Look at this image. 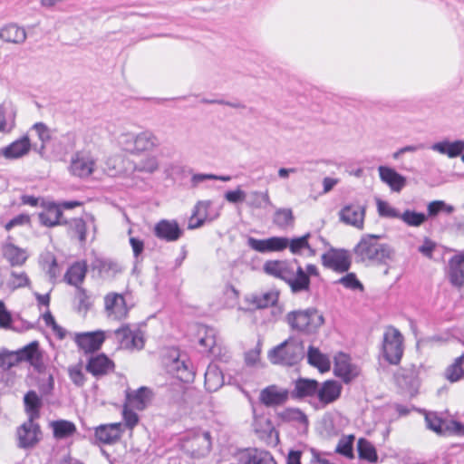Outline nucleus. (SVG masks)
<instances>
[{"mask_svg": "<svg viewBox=\"0 0 464 464\" xmlns=\"http://www.w3.org/2000/svg\"><path fill=\"white\" fill-rule=\"evenodd\" d=\"M114 334L121 348L128 350H140L144 346L142 332L139 329L132 330L128 324H124L115 330Z\"/></svg>", "mask_w": 464, "mask_h": 464, "instance_id": "11", "label": "nucleus"}, {"mask_svg": "<svg viewBox=\"0 0 464 464\" xmlns=\"http://www.w3.org/2000/svg\"><path fill=\"white\" fill-rule=\"evenodd\" d=\"M24 410L28 414V420H35L40 417V410L43 402L34 391H29L24 397Z\"/></svg>", "mask_w": 464, "mask_h": 464, "instance_id": "31", "label": "nucleus"}, {"mask_svg": "<svg viewBox=\"0 0 464 464\" xmlns=\"http://www.w3.org/2000/svg\"><path fill=\"white\" fill-rule=\"evenodd\" d=\"M286 322L291 329L311 334L324 324V316L315 309L292 311L286 314Z\"/></svg>", "mask_w": 464, "mask_h": 464, "instance_id": "4", "label": "nucleus"}, {"mask_svg": "<svg viewBox=\"0 0 464 464\" xmlns=\"http://www.w3.org/2000/svg\"><path fill=\"white\" fill-rule=\"evenodd\" d=\"M266 274L284 280L288 284L293 293H300L310 289V280L296 259L269 260L264 264Z\"/></svg>", "mask_w": 464, "mask_h": 464, "instance_id": "1", "label": "nucleus"}, {"mask_svg": "<svg viewBox=\"0 0 464 464\" xmlns=\"http://www.w3.org/2000/svg\"><path fill=\"white\" fill-rule=\"evenodd\" d=\"M26 37L25 29L14 24H8L0 29V38L6 43L22 44L25 42Z\"/></svg>", "mask_w": 464, "mask_h": 464, "instance_id": "25", "label": "nucleus"}, {"mask_svg": "<svg viewBox=\"0 0 464 464\" xmlns=\"http://www.w3.org/2000/svg\"><path fill=\"white\" fill-rule=\"evenodd\" d=\"M198 343L206 350L211 352L216 345V333L212 328H208L205 325H199L198 327Z\"/></svg>", "mask_w": 464, "mask_h": 464, "instance_id": "43", "label": "nucleus"}, {"mask_svg": "<svg viewBox=\"0 0 464 464\" xmlns=\"http://www.w3.org/2000/svg\"><path fill=\"white\" fill-rule=\"evenodd\" d=\"M382 351L385 359L392 364L400 362L403 354V336L398 329L390 326L383 334Z\"/></svg>", "mask_w": 464, "mask_h": 464, "instance_id": "6", "label": "nucleus"}, {"mask_svg": "<svg viewBox=\"0 0 464 464\" xmlns=\"http://www.w3.org/2000/svg\"><path fill=\"white\" fill-rule=\"evenodd\" d=\"M75 299L79 311H87L91 306L90 297L86 290L81 286L76 287Z\"/></svg>", "mask_w": 464, "mask_h": 464, "instance_id": "56", "label": "nucleus"}, {"mask_svg": "<svg viewBox=\"0 0 464 464\" xmlns=\"http://www.w3.org/2000/svg\"><path fill=\"white\" fill-rule=\"evenodd\" d=\"M224 383L221 372L217 366H209L205 372V387L208 392H216Z\"/></svg>", "mask_w": 464, "mask_h": 464, "instance_id": "40", "label": "nucleus"}, {"mask_svg": "<svg viewBox=\"0 0 464 464\" xmlns=\"http://www.w3.org/2000/svg\"><path fill=\"white\" fill-rule=\"evenodd\" d=\"M354 436L353 435H348L342 437L335 449V452L348 458V459H353V441H354Z\"/></svg>", "mask_w": 464, "mask_h": 464, "instance_id": "49", "label": "nucleus"}, {"mask_svg": "<svg viewBox=\"0 0 464 464\" xmlns=\"http://www.w3.org/2000/svg\"><path fill=\"white\" fill-rule=\"evenodd\" d=\"M70 229L78 237L81 242L86 240V222L80 218H72L69 221Z\"/></svg>", "mask_w": 464, "mask_h": 464, "instance_id": "51", "label": "nucleus"}, {"mask_svg": "<svg viewBox=\"0 0 464 464\" xmlns=\"http://www.w3.org/2000/svg\"><path fill=\"white\" fill-rule=\"evenodd\" d=\"M246 198L247 206L253 208H265L272 205L267 190L264 192L253 190L248 195L246 194Z\"/></svg>", "mask_w": 464, "mask_h": 464, "instance_id": "41", "label": "nucleus"}, {"mask_svg": "<svg viewBox=\"0 0 464 464\" xmlns=\"http://www.w3.org/2000/svg\"><path fill=\"white\" fill-rule=\"evenodd\" d=\"M366 207L358 202L344 205L338 213L339 219L345 225L352 226L359 230L364 227Z\"/></svg>", "mask_w": 464, "mask_h": 464, "instance_id": "9", "label": "nucleus"}, {"mask_svg": "<svg viewBox=\"0 0 464 464\" xmlns=\"http://www.w3.org/2000/svg\"><path fill=\"white\" fill-rule=\"evenodd\" d=\"M3 255L11 266H22L27 259L25 250L14 246V244H6L3 247Z\"/></svg>", "mask_w": 464, "mask_h": 464, "instance_id": "33", "label": "nucleus"}, {"mask_svg": "<svg viewBox=\"0 0 464 464\" xmlns=\"http://www.w3.org/2000/svg\"><path fill=\"white\" fill-rule=\"evenodd\" d=\"M342 386L335 381H326L318 386L317 397L320 402L329 404L335 401L341 395Z\"/></svg>", "mask_w": 464, "mask_h": 464, "instance_id": "24", "label": "nucleus"}, {"mask_svg": "<svg viewBox=\"0 0 464 464\" xmlns=\"http://www.w3.org/2000/svg\"><path fill=\"white\" fill-rule=\"evenodd\" d=\"M377 210L381 217L400 219L401 213L386 201L378 199Z\"/></svg>", "mask_w": 464, "mask_h": 464, "instance_id": "52", "label": "nucleus"}, {"mask_svg": "<svg viewBox=\"0 0 464 464\" xmlns=\"http://www.w3.org/2000/svg\"><path fill=\"white\" fill-rule=\"evenodd\" d=\"M69 376L71 381L77 386H82L85 382V377L80 365L70 367Z\"/></svg>", "mask_w": 464, "mask_h": 464, "instance_id": "61", "label": "nucleus"}, {"mask_svg": "<svg viewBox=\"0 0 464 464\" xmlns=\"http://www.w3.org/2000/svg\"><path fill=\"white\" fill-rule=\"evenodd\" d=\"M247 246L255 251L259 253L269 252L268 238L266 239H256L255 237L247 238Z\"/></svg>", "mask_w": 464, "mask_h": 464, "instance_id": "60", "label": "nucleus"}, {"mask_svg": "<svg viewBox=\"0 0 464 464\" xmlns=\"http://www.w3.org/2000/svg\"><path fill=\"white\" fill-rule=\"evenodd\" d=\"M44 268L47 269V273L50 276L51 279H55L60 273L56 258L51 253H47L44 256Z\"/></svg>", "mask_w": 464, "mask_h": 464, "instance_id": "55", "label": "nucleus"}, {"mask_svg": "<svg viewBox=\"0 0 464 464\" xmlns=\"http://www.w3.org/2000/svg\"><path fill=\"white\" fill-rule=\"evenodd\" d=\"M105 340L102 331L76 334L74 341L84 353H92L101 348Z\"/></svg>", "mask_w": 464, "mask_h": 464, "instance_id": "15", "label": "nucleus"}, {"mask_svg": "<svg viewBox=\"0 0 464 464\" xmlns=\"http://www.w3.org/2000/svg\"><path fill=\"white\" fill-rule=\"evenodd\" d=\"M16 362L14 353L5 350L0 351V367L9 369Z\"/></svg>", "mask_w": 464, "mask_h": 464, "instance_id": "63", "label": "nucleus"}, {"mask_svg": "<svg viewBox=\"0 0 464 464\" xmlns=\"http://www.w3.org/2000/svg\"><path fill=\"white\" fill-rule=\"evenodd\" d=\"M154 235L167 242L177 241L182 236V230L175 220L162 219L154 227Z\"/></svg>", "mask_w": 464, "mask_h": 464, "instance_id": "17", "label": "nucleus"}, {"mask_svg": "<svg viewBox=\"0 0 464 464\" xmlns=\"http://www.w3.org/2000/svg\"><path fill=\"white\" fill-rule=\"evenodd\" d=\"M381 236L366 234L355 246L353 252L356 258L369 265H382L392 261L395 251L388 244L380 243Z\"/></svg>", "mask_w": 464, "mask_h": 464, "instance_id": "2", "label": "nucleus"}, {"mask_svg": "<svg viewBox=\"0 0 464 464\" xmlns=\"http://www.w3.org/2000/svg\"><path fill=\"white\" fill-rule=\"evenodd\" d=\"M242 464H277L273 456L266 450L250 449L245 455Z\"/></svg>", "mask_w": 464, "mask_h": 464, "instance_id": "38", "label": "nucleus"}, {"mask_svg": "<svg viewBox=\"0 0 464 464\" xmlns=\"http://www.w3.org/2000/svg\"><path fill=\"white\" fill-rule=\"evenodd\" d=\"M289 245V239L283 237H272L268 238L269 252L285 250Z\"/></svg>", "mask_w": 464, "mask_h": 464, "instance_id": "59", "label": "nucleus"}, {"mask_svg": "<svg viewBox=\"0 0 464 464\" xmlns=\"http://www.w3.org/2000/svg\"><path fill=\"white\" fill-rule=\"evenodd\" d=\"M425 421L426 426L430 430L441 434L443 432L442 430V420L438 417V415L435 412H428L425 414Z\"/></svg>", "mask_w": 464, "mask_h": 464, "instance_id": "54", "label": "nucleus"}, {"mask_svg": "<svg viewBox=\"0 0 464 464\" xmlns=\"http://www.w3.org/2000/svg\"><path fill=\"white\" fill-rule=\"evenodd\" d=\"M53 436L56 439H65L72 436L75 430V425L68 420H56L52 422Z\"/></svg>", "mask_w": 464, "mask_h": 464, "instance_id": "44", "label": "nucleus"}, {"mask_svg": "<svg viewBox=\"0 0 464 464\" xmlns=\"http://www.w3.org/2000/svg\"><path fill=\"white\" fill-rule=\"evenodd\" d=\"M114 368V362L103 353L92 356L86 365V371L96 378L112 372Z\"/></svg>", "mask_w": 464, "mask_h": 464, "instance_id": "19", "label": "nucleus"}, {"mask_svg": "<svg viewBox=\"0 0 464 464\" xmlns=\"http://www.w3.org/2000/svg\"><path fill=\"white\" fill-rule=\"evenodd\" d=\"M63 212L60 207L54 203H48L45 209L39 214L40 222L45 227H54L62 225Z\"/></svg>", "mask_w": 464, "mask_h": 464, "instance_id": "26", "label": "nucleus"}, {"mask_svg": "<svg viewBox=\"0 0 464 464\" xmlns=\"http://www.w3.org/2000/svg\"><path fill=\"white\" fill-rule=\"evenodd\" d=\"M430 148L433 151L453 159L463 155L464 140H456L454 141H450L448 140H444L442 141L433 143Z\"/></svg>", "mask_w": 464, "mask_h": 464, "instance_id": "22", "label": "nucleus"}, {"mask_svg": "<svg viewBox=\"0 0 464 464\" xmlns=\"http://www.w3.org/2000/svg\"><path fill=\"white\" fill-rule=\"evenodd\" d=\"M304 357L303 341L290 337L268 353V358L274 364L292 366Z\"/></svg>", "mask_w": 464, "mask_h": 464, "instance_id": "3", "label": "nucleus"}, {"mask_svg": "<svg viewBox=\"0 0 464 464\" xmlns=\"http://www.w3.org/2000/svg\"><path fill=\"white\" fill-rule=\"evenodd\" d=\"M32 129L35 130L39 140L42 141V149H44L45 144L51 140L50 129L43 122L34 124Z\"/></svg>", "mask_w": 464, "mask_h": 464, "instance_id": "58", "label": "nucleus"}, {"mask_svg": "<svg viewBox=\"0 0 464 464\" xmlns=\"http://www.w3.org/2000/svg\"><path fill=\"white\" fill-rule=\"evenodd\" d=\"M150 401V391L146 387H140L133 392L127 394V403L130 407L143 410Z\"/></svg>", "mask_w": 464, "mask_h": 464, "instance_id": "32", "label": "nucleus"}, {"mask_svg": "<svg viewBox=\"0 0 464 464\" xmlns=\"http://www.w3.org/2000/svg\"><path fill=\"white\" fill-rule=\"evenodd\" d=\"M32 148L31 140L28 135H24L15 140L9 145L0 149V157L8 160L21 159L26 156Z\"/></svg>", "mask_w": 464, "mask_h": 464, "instance_id": "12", "label": "nucleus"}, {"mask_svg": "<svg viewBox=\"0 0 464 464\" xmlns=\"http://www.w3.org/2000/svg\"><path fill=\"white\" fill-rule=\"evenodd\" d=\"M357 451L361 459L369 462L377 461L378 456L374 446L366 439L361 438L357 442Z\"/></svg>", "mask_w": 464, "mask_h": 464, "instance_id": "42", "label": "nucleus"}, {"mask_svg": "<svg viewBox=\"0 0 464 464\" xmlns=\"http://www.w3.org/2000/svg\"><path fill=\"white\" fill-rule=\"evenodd\" d=\"M310 237L311 234L306 233L302 237L289 239V245L287 247H289L290 252L294 255H299L303 250L306 249L309 256H314L316 255V250L310 245Z\"/></svg>", "mask_w": 464, "mask_h": 464, "instance_id": "37", "label": "nucleus"}, {"mask_svg": "<svg viewBox=\"0 0 464 464\" xmlns=\"http://www.w3.org/2000/svg\"><path fill=\"white\" fill-rule=\"evenodd\" d=\"M137 172L153 174L160 169V160L156 155L147 154L133 163Z\"/></svg>", "mask_w": 464, "mask_h": 464, "instance_id": "34", "label": "nucleus"}, {"mask_svg": "<svg viewBox=\"0 0 464 464\" xmlns=\"http://www.w3.org/2000/svg\"><path fill=\"white\" fill-rule=\"evenodd\" d=\"M38 350V343L33 342L15 353L16 362L19 360L32 361L34 359Z\"/></svg>", "mask_w": 464, "mask_h": 464, "instance_id": "53", "label": "nucleus"}, {"mask_svg": "<svg viewBox=\"0 0 464 464\" xmlns=\"http://www.w3.org/2000/svg\"><path fill=\"white\" fill-rule=\"evenodd\" d=\"M94 268L104 278H113L122 272V266L118 262L110 259L96 260Z\"/></svg>", "mask_w": 464, "mask_h": 464, "instance_id": "36", "label": "nucleus"}, {"mask_svg": "<svg viewBox=\"0 0 464 464\" xmlns=\"http://www.w3.org/2000/svg\"><path fill=\"white\" fill-rule=\"evenodd\" d=\"M289 398V392L286 389L279 388L276 385H270L260 392L259 401L266 407H276L285 404Z\"/></svg>", "mask_w": 464, "mask_h": 464, "instance_id": "14", "label": "nucleus"}, {"mask_svg": "<svg viewBox=\"0 0 464 464\" xmlns=\"http://www.w3.org/2000/svg\"><path fill=\"white\" fill-rule=\"evenodd\" d=\"M183 450L193 458H202L211 450L210 434L208 431H197L184 439Z\"/></svg>", "mask_w": 464, "mask_h": 464, "instance_id": "7", "label": "nucleus"}, {"mask_svg": "<svg viewBox=\"0 0 464 464\" xmlns=\"http://www.w3.org/2000/svg\"><path fill=\"white\" fill-rule=\"evenodd\" d=\"M337 284L343 285L344 287L349 289H360L362 290L363 286L362 283L357 279L354 273H349L346 276L341 277L338 281H336Z\"/></svg>", "mask_w": 464, "mask_h": 464, "instance_id": "57", "label": "nucleus"}, {"mask_svg": "<svg viewBox=\"0 0 464 464\" xmlns=\"http://www.w3.org/2000/svg\"><path fill=\"white\" fill-rule=\"evenodd\" d=\"M30 285V279L24 272H11L10 278L7 281V286L11 290H16Z\"/></svg>", "mask_w": 464, "mask_h": 464, "instance_id": "50", "label": "nucleus"}, {"mask_svg": "<svg viewBox=\"0 0 464 464\" xmlns=\"http://www.w3.org/2000/svg\"><path fill=\"white\" fill-rule=\"evenodd\" d=\"M318 382L314 380L300 378L295 381L291 394L294 398H304L317 394Z\"/></svg>", "mask_w": 464, "mask_h": 464, "instance_id": "27", "label": "nucleus"}, {"mask_svg": "<svg viewBox=\"0 0 464 464\" xmlns=\"http://www.w3.org/2000/svg\"><path fill=\"white\" fill-rule=\"evenodd\" d=\"M169 372L177 379L183 382H192L194 379V372L192 369L184 361L179 359L174 360L169 365Z\"/></svg>", "mask_w": 464, "mask_h": 464, "instance_id": "35", "label": "nucleus"}, {"mask_svg": "<svg viewBox=\"0 0 464 464\" xmlns=\"http://www.w3.org/2000/svg\"><path fill=\"white\" fill-rule=\"evenodd\" d=\"M122 433L121 423L102 424L95 429L96 439L103 444L116 442Z\"/></svg>", "mask_w": 464, "mask_h": 464, "instance_id": "21", "label": "nucleus"}, {"mask_svg": "<svg viewBox=\"0 0 464 464\" xmlns=\"http://www.w3.org/2000/svg\"><path fill=\"white\" fill-rule=\"evenodd\" d=\"M12 324L11 314L7 311L3 301H0V327L9 328Z\"/></svg>", "mask_w": 464, "mask_h": 464, "instance_id": "64", "label": "nucleus"}, {"mask_svg": "<svg viewBox=\"0 0 464 464\" xmlns=\"http://www.w3.org/2000/svg\"><path fill=\"white\" fill-rule=\"evenodd\" d=\"M227 201L229 203H238L245 201L246 199V193L242 190L240 188H237L235 190H229L224 195Z\"/></svg>", "mask_w": 464, "mask_h": 464, "instance_id": "62", "label": "nucleus"}, {"mask_svg": "<svg viewBox=\"0 0 464 464\" xmlns=\"http://www.w3.org/2000/svg\"><path fill=\"white\" fill-rule=\"evenodd\" d=\"M210 201H199L194 208L193 214L188 223V228L194 229L201 227L207 219L212 220L215 217H209L208 209L209 208Z\"/></svg>", "mask_w": 464, "mask_h": 464, "instance_id": "28", "label": "nucleus"}, {"mask_svg": "<svg viewBox=\"0 0 464 464\" xmlns=\"http://www.w3.org/2000/svg\"><path fill=\"white\" fill-rule=\"evenodd\" d=\"M307 361L308 362L318 368L320 372H327L330 370L331 363L329 358L322 353L319 349L309 346L308 352H307Z\"/></svg>", "mask_w": 464, "mask_h": 464, "instance_id": "39", "label": "nucleus"}, {"mask_svg": "<svg viewBox=\"0 0 464 464\" xmlns=\"http://www.w3.org/2000/svg\"><path fill=\"white\" fill-rule=\"evenodd\" d=\"M277 300L278 292L275 290L251 295L247 297V302L257 309H263L274 305L276 304Z\"/></svg>", "mask_w": 464, "mask_h": 464, "instance_id": "30", "label": "nucleus"}, {"mask_svg": "<svg viewBox=\"0 0 464 464\" xmlns=\"http://www.w3.org/2000/svg\"><path fill=\"white\" fill-rule=\"evenodd\" d=\"M378 172L382 182L386 184L393 192H401L407 184L406 178L391 167L379 166Z\"/></svg>", "mask_w": 464, "mask_h": 464, "instance_id": "18", "label": "nucleus"}, {"mask_svg": "<svg viewBox=\"0 0 464 464\" xmlns=\"http://www.w3.org/2000/svg\"><path fill=\"white\" fill-rule=\"evenodd\" d=\"M108 315L114 320L124 319L128 314V307L124 297L116 293H110L104 298Z\"/></svg>", "mask_w": 464, "mask_h": 464, "instance_id": "16", "label": "nucleus"}, {"mask_svg": "<svg viewBox=\"0 0 464 464\" xmlns=\"http://www.w3.org/2000/svg\"><path fill=\"white\" fill-rule=\"evenodd\" d=\"M120 142L132 154L150 152L160 145L159 137L149 130L138 134L123 133L120 137Z\"/></svg>", "mask_w": 464, "mask_h": 464, "instance_id": "5", "label": "nucleus"}, {"mask_svg": "<svg viewBox=\"0 0 464 464\" xmlns=\"http://www.w3.org/2000/svg\"><path fill=\"white\" fill-rule=\"evenodd\" d=\"M334 373L343 379L344 382H349L357 376L359 372L351 363L350 357L345 353H340L334 357Z\"/></svg>", "mask_w": 464, "mask_h": 464, "instance_id": "20", "label": "nucleus"}, {"mask_svg": "<svg viewBox=\"0 0 464 464\" xmlns=\"http://www.w3.org/2000/svg\"><path fill=\"white\" fill-rule=\"evenodd\" d=\"M87 273V265L85 262H76L72 265L67 270L64 279L65 281L75 287H79L83 282Z\"/></svg>", "mask_w": 464, "mask_h": 464, "instance_id": "29", "label": "nucleus"}, {"mask_svg": "<svg viewBox=\"0 0 464 464\" xmlns=\"http://www.w3.org/2000/svg\"><path fill=\"white\" fill-rule=\"evenodd\" d=\"M41 430L34 420H27L17 428V446L21 449L33 448L40 440Z\"/></svg>", "mask_w": 464, "mask_h": 464, "instance_id": "10", "label": "nucleus"}, {"mask_svg": "<svg viewBox=\"0 0 464 464\" xmlns=\"http://www.w3.org/2000/svg\"><path fill=\"white\" fill-rule=\"evenodd\" d=\"M449 278L454 286L461 287L464 285V253L450 258Z\"/></svg>", "mask_w": 464, "mask_h": 464, "instance_id": "23", "label": "nucleus"}, {"mask_svg": "<svg viewBox=\"0 0 464 464\" xmlns=\"http://www.w3.org/2000/svg\"><path fill=\"white\" fill-rule=\"evenodd\" d=\"M446 378L451 382H458L464 376V355H460L455 359L445 372Z\"/></svg>", "mask_w": 464, "mask_h": 464, "instance_id": "45", "label": "nucleus"}, {"mask_svg": "<svg viewBox=\"0 0 464 464\" xmlns=\"http://www.w3.org/2000/svg\"><path fill=\"white\" fill-rule=\"evenodd\" d=\"M277 416L284 421H295L305 426L308 423L305 414L295 408L285 409L278 412Z\"/></svg>", "mask_w": 464, "mask_h": 464, "instance_id": "46", "label": "nucleus"}, {"mask_svg": "<svg viewBox=\"0 0 464 464\" xmlns=\"http://www.w3.org/2000/svg\"><path fill=\"white\" fill-rule=\"evenodd\" d=\"M294 219V215L290 208H278L275 212L273 221L277 227L286 228L293 226Z\"/></svg>", "mask_w": 464, "mask_h": 464, "instance_id": "47", "label": "nucleus"}, {"mask_svg": "<svg viewBox=\"0 0 464 464\" xmlns=\"http://www.w3.org/2000/svg\"><path fill=\"white\" fill-rule=\"evenodd\" d=\"M400 219L410 227H420L427 220V216L424 213L407 209L401 214Z\"/></svg>", "mask_w": 464, "mask_h": 464, "instance_id": "48", "label": "nucleus"}, {"mask_svg": "<svg viewBox=\"0 0 464 464\" xmlns=\"http://www.w3.org/2000/svg\"><path fill=\"white\" fill-rule=\"evenodd\" d=\"M322 263L336 272L343 273L349 270L351 260L346 251L331 250L322 256Z\"/></svg>", "mask_w": 464, "mask_h": 464, "instance_id": "13", "label": "nucleus"}, {"mask_svg": "<svg viewBox=\"0 0 464 464\" xmlns=\"http://www.w3.org/2000/svg\"><path fill=\"white\" fill-rule=\"evenodd\" d=\"M95 166L96 160L89 151H77L71 158L69 171L74 177L85 179L93 173Z\"/></svg>", "mask_w": 464, "mask_h": 464, "instance_id": "8", "label": "nucleus"}]
</instances>
